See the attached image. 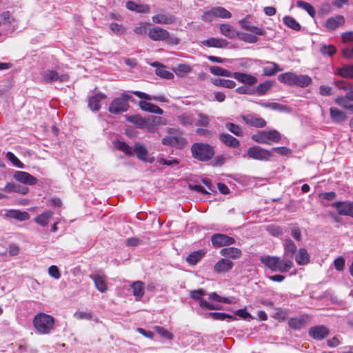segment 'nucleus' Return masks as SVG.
I'll return each mask as SVG.
<instances>
[{
	"label": "nucleus",
	"mask_w": 353,
	"mask_h": 353,
	"mask_svg": "<svg viewBox=\"0 0 353 353\" xmlns=\"http://www.w3.org/2000/svg\"><path fill=\"white\" fill-rule=\"evenodd\" d=\"M130 100H133L132 95L123 92L121 94V97L115 98L110 103L108 107L109 112L112 114H119L126 112L130 108V105L128 103V101Z\"/></svg>",
	"instance_id": "39448f33"
},
{
	"label": "nucleus",
	"mask_w": 353,
	"mask_h": 353,
	"mask_svg": "<svg viewBox=\"0 0 353 353\" xmlns=\"http://www.w3.org/2000/svg\"><path fill=\"white\" fill-rule=\"evenodd\" d=\"M249 15H247L245 18L239 21V23L241 28L245 30L253 32L254 34L259 36H264L266 34V31L263 27H256L249 24L248 19Z\"/></svg>",
	"instance_id": "6ab92c4d"
},
{
	"label": "nucleus",
	"mask_w": 353,
	"mask_h": 353,
	"mask_svg": "<svg viewBox=\"0 0 353 353\" xmlns=\"http://www.w3.org/2000/svg\"><path fill=\"white\" fill-rule=\"evenodd\" d=\"M268 65L263 68L262 74L266 77H271L276 74L283 69L275 62L268 61Z\"/></svg>",
	"instance_id": "c9c22d12"
},
{
	"label": "nucleus",
	"mask_w": 353,
	"mask_h": 353,
	"mask_svg": "<svg viewBox=\"0 0 353 353\" xmlns=\"http://www.w3.org/2000/svg\"><path fill=\"white\" fill-rule=\"evenodd\" d=\"M307 324V318L305 316H300L290 318L288 321L289 327L294 330H300L305 327Z\"/></svg>",
	"instance_id": "a878e982"
},
{
	"label": "nucleus",
	"mask_w": 353,
	"mask_h": 353,
	"mask_svg": "<svg viewBox=\"0 0 353 353\" xmlns=\"http://www.w3.org/2000/svg\"><path fill=\"white\" fill-rule=\"evenodd\" d=\"M283 250L284 256L291 259L296 252L297 248L292 239H286L283 243Z\"/></svg>",
	"instance_id": "cd10ccee"
},
{
	"label": "nucleus",
	"mask_w": 353,
	"mask_h": 353,
	"mask_svg": "<svg viewBox=\"0 0 353 353\" xmlns=\"http://www.w3.org/2000/svg\"><path fill=\"white\" fill-rule=\"evenodd\" d=\"M126 120L141 129L145 128V126H147V118H143L139 115L128 116L126 117Z\"/></svg>",
	"instance_id": "79ce46f5"
},
{
	"label": "nucleus",
	"mask_w": 353,
	"mask_h": 353,
	"mask_svg": "<svg viewBox=\"0 0 353 353\" xmlns=\"http://www.w3.org/2000/svg\"><path fill=\"white\" fill-rule=\"evenodd\" d=\"M130 288L132 290L133 295L137 301H139L145 294V284L141 281H137L132 283Z\"/></svg>",
	"instance_id": "c85d7f7f"
},
{
	"label": "nucleus",
	"mask_w": 353,
	"mask_h": 353,
	"mask_svg": "<svg viewBox=\"0 0 353 353\" xmlns=\"http://www.w3.org/2000/svg\"><path fill=\"white\" fill-rule=\"evenodd\" d=\"M206 294V291L203 289H198L196 290H192L190 292V296L193 299L199 301V303H201V300H203L201 297Z\"/></svg>",
	"instance_id": "338daca9"
},
{
	"label": "nucleus",
	"mask_w": 353,
	"mask_h": 353,
	"mask_svg": "<svg viewBox=\"0 0 353 353\" xmlns=\"http://www.w3.org/2000/svg\"><path fill=\"white\" fill-rule=\"evenodd\" d=\"M205 254L203 250H199L192 252L186 258V261L189 265H196Z\"/></svg>",
	"instance_id": "e433bc0d"
},
{
	"label": "nucleus",
	"mask_w": 353,
	"mask_h": 353,
	"mask_svg": "<svg viewBox=\"0 0 353 353\" xmlns=\"http://www.w3.org/2000/svg\"><path fill=\"white\" fill-rule=\"evenodd\" d=\"M281 137V133L274 129L258 132L252 134L251 138L256 143L271 145L272 143H279Z\"/></svg>",
	"instance_id": "20e7f679"
},
{
	"label": "nucleus",
	"mask_w": 353,
	"mask_h": 353,
	"mask_svg": "<svg viewBox=\"0 0 353 353\" xmlns=\"http://www.w3.org/2000/svg\"><path fill=\"white\" fill-rule=\"evenodd\" d=\"M212 244L215 248H221L228 246L235 243V239L228 235L216 233L211 237Z\"/></svg>",
	"instance_id": "ddd939ff"
},
{
	"label": "nucleus",
	"mask_w": 353,
	"mask_h": 353,
	"mask_svg": "<svg viewBox=\"0 0 353 353\" xmlns=\"http://www.w3.org/2000/svg\"><path fill=\"white\" fill-rule=\"evenodd\" d=\"M133 154L134 153L137 157L144 162L152 163L154 161V157H150L148 151L145 146L141 143H135L134 145Z\"/></svg>",
	"instance_id": "4468645a"
},
{
	"label": "nucleus",
	"mask_w": 353,
	"mask_h": 353,
	"mask_svg": "<svg viewBox=\"0 0 353 353\" xmlns=\"http://www.w3.org/2000/svg\"><path fill=\"white\" fill-rule=\"evenodd\" d=\"M110 29L117 35L121 36L125 34L126 28L121 24L112 23L110 25Z\"/></svg>",
	"instance_id": "052dcab7"
},
{
	"label": "nucleus",
	"mask_w": 353,
	"mask_h": 353,
	"mask_svg": "<svg viewBox=\"0 0 353 353\" xmlns=\"http://www.w3.org/2000/svg\"><path fill=\"white\" fill-rule=\"evenodd\" d=\"M154 330L158 333L161 337L167 339V340H172L174 337L173 334L168 331V330L165 329L163 327L161 326H155L154 327Z\"/></svg>",
	"instance_id": "13d9d810"
},
{
	"label": "nucleus",
	"mask_w": 353,
	"mask_h": 353,
	"mask_svg": "<svg viewBox=\"0 0 353 353\" xmlns=\"http://www.w3.org/2000/svg\"><path fill=\"white\" fill-rule=\"evenodd\" d=\"M132 93L140 99H143L148 101L155 100L161 102L167 101V99L164 96L152 97L150 94H148L140 91H132Z\"/></svg>",
	"instance_id": "49530a36"
},
{
	"label": "nucleus",
	"mask_w": 353,
	"mask_h": 353,
	"mask_svg": "<svg viewBox=\"0 0 353 353\" xmlns=\"http://www.w3.org/2000/svg\"><path fill=\"white\" fill-rule=\"evenodd\" d=\"M332 205L336 208L339 215L353 217V202L336 201Z\"/></svg>",
	"instance_id": "2eb2a0df"
},
{
	"label": "nucleus",
	"mask_w": 353,
	"mask_h": 353,
	"mask_svg": "<svg viewBox=\"0 0 353 353\" xmlns=\"http://www.w3.org/2000/svg\"><path fill=\"white\" fill-rule=\"evenodd\" d=\"M94 282L95 288L101 293L108 290V285L105 282V275L104 274H91L89 276Z\"/></svg>",
	"instance_id": "5701e85b"
},
{
	"label": "nucleus",
	"mask_w": 353,
	"mask_h": 353,
	"mask_svg": "<svg viewBox=\"0 0 353 353\" xmlns=\"http://www.w3.org/2000/svg\"><path fill=\"white\" fill-rule=\"evenodd\" d=\"M260 261L272 272H288L294 263L290 259H281L276 256L265 255L260 257Z\"/></svg>",
	"instance_id": "f257e3e1"
},
{
	"label": "nucleus",
	"mask_w": 353,
	"mask_h": 353,
	"mask_svg": "<svg viewBox=\"0 0 353 353\" xmlns=\"http://www.w3.org/2000/svg\"><path fill=\"white\" fill-rule=\"evenodd\" d=\"M335 74L343 78L353 79V64H346L337 68Z\"/></svg>",
	"instance_id": "72a5a7b5"
},
{
	"label": "nucleus",
	"mask_w": 353,
	"mask_h": 353,
	"mask_svg": "<svg viewBox=\"0 0 353 353\" xmlns=\"http://www.w3.org/2000/svg\"><path fill=\"white\" fill-rule=\"evenodd\" d=\"M261 105L263 108H270L279 112H288L289 108L287 105L276 103V102H268L261 103Z\"/></svg>",
	"instance_id": "de8ad7c7"
},
{
	"label": "nucleus",
	"mask_w": 353,
	"mask_h": 353,
	"mask_svg": "<svg viewBox=\"0 0 353 353\" xmlns=\"http://www.w3.org/2000/svg\"><path fill=\"white\" fill-rule=\"evenodd\" d=\"M351 101H353V99L350 97V91L345 96H340L334 99L337 105L353 113V103H350Z\"/></svg>",
	"instance_id": "393cba45"
},
{
	"label": "nucleus",
	"mask_w": 353,
	"mask_h": 353,
	"mask_svg": "<svg viewBox=\"0 0 353 353\" xmlns=\"http://www.w3.org/2000/svg\"><path fill=\"white\" fill-rule=\"evenodd\" d=\"M310 254L305 248H300L295 256V261L299 265H304L310 262Z\"/></svg>",
	"instance_id": "ea45409f"
},
{
	"label": "nucleus",
	"mask_w": 353,
	"mask_h": 353,
	"mask_svg": "<svg viewBox=\"0 0 353 353\" xmlns=\"http://www.w3.org/2000/svg\"><path fill=\"white\" fill-rule=\"evenodd\" d=\"M296 5L299 8L305 10L308 13V14L312 18L315 17V8L310 3L302 0H299L296 1Z\"/></svg>",
	"instance_id": "8fccbe9b"
},
{
	"label": "nucleus",
	"mask_w": 353,
	"mask_h": 353,
	"mask_svg": "<svg viewBox=\"0 0 353 353\" xmlns=\"http://www.w3.org/2000/svg\"><path fill=\"white\" fill-rule=\"evenodd\" d=\"M219 140L225 145L230 148H235L240 145V141L236 138L228 133L220 134Z\"/></svg>",
	"instance_id": "c756f323"
},
{
	"label": "nucleus",
	"mask_w": 353,
	"mask_h": 353,
	"mask_svg": "<svg viewBox=\"0 0 353 353\" xmlns=\"http://www.w3.org/2000/svg\"><path fill=\"white\" fill-rule=\"evenodd\" d=\"M53 214L54 213L51 210H46L43 213L37 216L34 219V221L41 226H46Z\"/></svg>",
	"instance_id": "a19ab883"
},
{
	"label": "nucleus",
	"mask_w": 353,
	"mask_h": 353,
	"mask_svg": "<svg viewBox=\"0 0 353 353\" xmlns=\"http://www.w3.org/2000/svg\"><path fill=\"white\" fill-rule=\"evenodd\" d=\"M345 20L343 15H336L325 21V26L329 30H335L345 24Z\"/></svg>",
	"instance_id": "412c9836"
},
{
	"label": "nucleus",
	"mask_w": 353,
	"mask_h": 353,
	"mask_svg": "<svg viewBox=\"0 0 353 353\" xmlns=\"http://www.w3.org/2000/svg\"><path fill=\"white\" fill-rule=\"evenodd\" d=\"M213 84L218 87H223L226 88H234L236 86V83L232 80L217 79L213 81Z\"/></svg>",
	"instance_id": "603ef678"
},
{
	"label": "nucleus",
	"mask_w": 353,
	"mask_h": 353,
	"mask_svg": "<svg viewBox=\"0 0 353 353\" xmlns=\"http://www.w3.org/2000/svg\"><path fill=\"white\" fill-rule=\"evenodd\" d=\"M220 254L225 257H229L232 259H237L241 256L242 252L241 250L237 248L228 247L222 248L220 250Z\"/></svg>",
	"instance_id": "7c9ffc66"
},
{
	"label": "nucleus",
	"mask_w": 353,
	"mask_h": 353,
	"mask_svg": "<svg viewBox=\"0 0 353 353\" xmlns=\"http://www.w3.org/2000/svg\"><path fill=\"white\" fill-rule=\"evenodd\" d=\"M192 157L197 161L205 162L212 159L214 156V148L206 143H194L191 148Z\"/></svg>",
	"instance_id": "7ed1b4c3"
},
{
	"label": "nucleus",
	"mask_w": 353,
	"mask_h": 353,
	"mask_svg": "<svg viewBox=\"0 0 353 353\" xmlns=\"http://www.w3.org/2000/svg\"><path fill=\"white\" fill-rule=\"evenodd\" d=\"M273 83L271 81H266L263 83H259L254 89V94L256 93L260 96L265 95L272 88Z\"/></svg>",
	"instance_id": "c03bdc74"
},
{
	"label": "nucleus",
	"mask_w": 353,
	"mask_h": 353,
	"mask_svg": "<svg viewBox=\"0 0 353 353\" xmlns=\"http://www.w3.org/2000/svg\"><path fill=\"white\" fill-rule=\"evenodd\" d=\"M126 8L138 13H148L150 11V8L148 4H138L132 1L126 3Z\"/></svg>",
	"instance_id": "473e14b6"
},
{
	"label": "nucleus",
	"mask_w": 353,
	"mask_h": 353,
	"mask_svg": "<svg viewBox=\"0 0 353 353\" xmlns=\"http://www.w3.org/2000/svg\"><path fill=\"white\" fill-rule=\"evenodd\" d=\"M320 52L323 55H327V56H332L334 55L336 52V47L333 45H323L321 46L320 49Z\"/></svg>",
	"instance_id": "0e129e2a"
},
{
	"label": "nucleus",
	"mask_w": 353,
	"mask_h": 353,
	"mask_svg": "<svg viewBox=\"0 0 353 353\" xmlns=\"http://www.w3.org/2000/svg\"><path fill=\"white\" fill-rule=\"evenodd\" d=\"M178 120L184 126L191 125L194 123V118L192 114L187 113H184L180 115L178 117Z\"/></svg>",
	"instance_id": "bf43d9fd"
},
{
	"label": "nucleus",
	"mask_w": 353,
	"mask_h": 353,
	"mask_svg": "<svg viewBox=\"0 0 353 353\" xmlns=\"http://www.w3.org/2000/svg\"><path fill=\"white\" fill-rule=\"evenodd\" d=\"M209 316L216 321H224L227 319L232 321L237 320L234 316L223 312H210Z\"/></svg>",
	"instance_id": "864d4df0"
},
{
	"label": "nucleus",
	"mask_w": 353,
	"mask_h": 353,
	"mask_svg": "<svg viewBox=\"0 0 353 353\" xmlns=\"http://www.w3.org/2000/svg\"><path fill=\"white\" fill-rule=\"evenodd\" d=\"M241 119L245 124L258 128H263L267 125L265 120L256 114L241 115Z\"/></svg>",
	"instance_id": "9b49d317"
},
{
	"label": "nucleus",
	"mask_w": 353,
	"mask_h": 353,
	"mask_svg": "<svg viewBox=\"0 0 353 353\" xmlns=\"http://www.w3.org/2000/svg\"><path fill=\"white\" fill-rule=\"evenodd\" d=\"M43 80L45 83H53L54 81L65 82L70 79V76L67 73L59 74L56 70H47L43 75Z\"/></svg>",
	"instance_id": "f8f14e48"
},
{
	"label": "nucleus",
	"mask_w": 353,
	"mask_h": 353,
	"mask_svg": "<svg viewBox=\"0 0 353 353\" xmlns=\"http://www.w3.org/2000/svg\"><path fill=\"white\" fill-rule=\"evenodd\" d=\"M312 81L311 77L307 75H297L296 74L294 86L297 85L301 88L307 87L312 83Z\"/></svg>",
	"instance_id": "a18cd8bd"
},
{
	"label": "nucleus",
	"mask_w": 353,
	"mask_h": 353,
	"mask_svg": "<svg viewBox=\"0 0 353 353\" xmlns=\"http://www.w3.org/2000/svg\"><path fill=\"white\" fill-rule=\"evenodd\" d=\"M219 29L221 33L229 39H234L239 35V32H236L232 26L228 23L221 24Z\"/></svg>",
	"instance_id": "4c0bfd02"
},
{
	"label": "nucleus",
	"mask_w": 353,
	"mask_h": 353,
	"mask_svg": "<svg viewBox=\"0 0 353 353\" xmlns=\"http://www.w3.org/2000/svg\"><path fill=\"white\" fill-rule=\"evenodd\" d=\"M161 143L163 145L182 150L187 145L188 141L182 136H165L162 139Z\"/></svg>",
	"instance_id": "9d476101"
},
{
	"label": "nucleus",
	"mask_w": 353,
	"mask_h": 353,
	"mask_svg": "<svg viewBox=\"0 0 353 353\" xmlns=\"http://www.w3.org/2000/svg\"><path fill=\"white\" fill-rule=\"evenodd\" d=\"M225 128L232 133L235 134L237 137H243V131L241 127L239 125L235 124L234 123H227L225 124Z\"/></svg>",
	"instance_id": "6e6d98bb"
},
{
	"label": "nucleus",
	"mask_w": 353,
	"mask_h": 353,
	"mask_svg": "<svg viewBox=\"0 0 353 353\" xmlns=\"http://www.w3.org/2000/svg\"><path fill=\"white\" fill-rule=\"evenodd\" d=\"M156 74L165 79H172L174 77V74L166 70L165 68L162 65L156 69Z\"/></svg>",
	"instance_id": "680f3d73"
},
{
	"label": "nucleus",
	"mask_w": 353,
	"mask_h": 353,
	"mask_svg": "<svg viewBox=\"0 0 353 353\" xmlns=\"http://www.w3.org/2000/svg\"><path fill=\"white\" fill-rule=\"evenodd\" d=\"M234 266L233 263L228 259H221L214 265V271L218 274L230 271Z\"/></svg>",
	"instance_id": "aec40b11"
},
{
	"label": "nucleus",
	"mask_w": 353,
	"mask_h": 353,
	"mask_svg": "<svg viewBox=\"0 0 353 353\" xmlns=\"http://www.w3.org/2000/svg\"><path fill=\"white\" fill-rule=\"evenodd\" d=\"M296 74L292 72L282 73L278 76V80L289 86H294Z\"/></svg>",
	"instance_id": "37998d69"
},
{
	"label": "nucleus",
	"mask_w": 353,
	"mask_h": 353,
	"mask_svg": "<svg viewBox=\"0 0 353 353\" xmlns=\"http://www.w3.org/2000/svg\"><path fill=\"white\" fill-rule=\"evenodd\" d=\"M149 38L154 41L168 40L171 45H177L179 43V39L176 37H170V32L159 26H154L148 30Z\"/></svg>",
	"instance_id": "423d86ee"
},
{
	"label": "nucleus",
	"mask_w": 353,
	"mask_h": 353,
	"mask_svg": "<svg viewBox=\"0 0 353 353\" xmlns=\"http://www.w3.org/2000/svg\"><path fill=\"white\" fill-rule=\"evenodd\" d=\"M247 157L252 159L266 161L273 157V154L271 150L263 148L259 145H254L248 148Z\"/></svg>",
	"instance_id": "6e6552de"
},
{
	"label": "nucleus",
	"mask_w": 353,
	"mask_h": 353,
	"mask_svg": "<svg viewBox=\"0 0 353 353\" xmlns=\"http://www.w3.org/2000/svg\"><path fill=\"white\" fill-rule=\"evenodd\" d=\"M114 145L118 150L122 151L127 156L133 155V151L131 147H130L129 145L127 144L125 142L117 141L114 143Z\"/></svg>",
	"instance_id": "3c124183"
},
{
	"label": "nucleus",
	"mask_w": 353,
	"mask_h": 353,
	"mask_svg": "<svg viewBox=\"0 0 353 353\" xmlns=\"http://www.w3.org/2000/svg\"><path fill=\"white\" fill-rule=\"evenodd\" d=\"M6 157L14 166L19 168H24V164L12 152H8Z\"/></svg>",
	"instance_id": "e2e57ef3"
},
{
	"label": "nucleus",
	"mask_w": 353,
	"mask_h": 353,
	"mask_svg": "<svg viewBox=\"0 0 353 353\" xmlns=\"http://www.w3.org/2000/svg\"><path fill=\"white\" fill-rule=\"evenodd\" d=\"M13 176L15 180L26 185H33L37 183V179L26 172L16 171Z\"/></svg>",
	"instance_id": "f3484780"
},
{
	"label": "nucleus",
	"mask_w": 353,
	"mask_h": 353,
	"mask_svg": "<svg viewBox=\"0 0 353 353\" xmlns=\"http://www.w3.org/2000/svg\"><path fill=\"white\" fill-rule=\"evenodd\" d=\"M166 121L164 118L159 116H150L147 118V128L148 132L154 133L158 130V128L161 125H165Z\"/></svg>",
	"instance_id": "dca6fc26"
},
{
	"label": "nucleus",
	"mask_w": 353,
	"mask_h": 353,
	"mask_svg": "<svg viewBox=\"0 0 353 353\" xmlns=\"http://www.w3.org/2000/svg\"><path fill=\"white\" fill-rule=\"evenodd\" d=\"M209 299L219 303H230L231 301L229 298L221 297L216 292H211L209 294Z\"/></svg>",
	"instance_id": "69168bd1"
},
{
	"label": "nucleus",
	"mask_w": 353,
	"mask_h": 353,
	"mask_svg": "<svg viewBox=\"0 0 353 353\" xmlns=\"http://www.w3.org/2000/svg\"><path fill=\"white\" fill-rule=\"evenodd\" d=\"M232 77H234L239 82L248 85H253L257 83V78L250 74L235 72L232 73Z\"/></svg>",
	"instance_id": "a211bd4d"
},
{
	"label": "nucleus",
	"mask_w": 353,
	"mask_h": 353,
	"mask_svg": "<svg viewBox=\"0 0 353 353\" xmlns=\"http://www.w3.org/2000/svg\"><path fill=\"white\" fill-rule=\"evenodd\" d=\"M330 329L324 325H317L308 330V335L315 341H323L330 334Z\"/></svg>",
	"instance_id": "1a4fd4ad"
},
{
	"label": "nucleus",
	"mask_w": 353,
	"mask_h": 353,
	"mask_svg": "<svg viewBox=\"0 0 353 353\" xmlns=\"http://www.w3.org/2000/svg\"><path fill=\"white\" fill-rule=\"evenodd\" d=\"M210 72L214 75L232 77V72L219 66L213 65L210 68Z\"/></svg>",
	"instance_id": "09e8293b"
},
{
	"label": "nucleus",
	"mask_w": 353,
	"mask_h": 353,
	"mask_svg": "<svg viewBox=\"0 0 353 353\" xmlns=\"http://www.w3.org/2000/svg\"><path fill=\"white\" fill-rule=\"evenodd\" d=\"M330 114L332 121L334 123H341L347 119L345 112L333 107L330 108Z\"/></svg>",
	"instance_id": "bb28decb"
},
{
	"label": "nucleus",
	"mask_w": 353,
	"mask_h": 353,
	"mask_svg": "<svg viewBox=\"0 0 353 353\" xmlns=\"http://www.w3.org/2000/svg\"><path fill=\"white\" fill-rule=\"evenodd\" d=\"M152 19L157 24L171 25L176 21V17L172 14H157L152 17Z\"/></svg>",
	"instance_id": "b1692460"
},
{
	"label": "nucleus",
	"mask_w": 353,
	"mask_h": 353,
	"mask_svg": "<svg viewBox=\"0 0 353 353\" xmlns=\"http://www.w3.org/2000/svg\"><path fill=\"white\" fill-rule=\"evenodd\" d=\"M55 319L49 314L39 312L33 319V325L40 334H48L54 328Z\"/></svg>",
	"instance_id": "f03ea898"
},
{
	"label": "nucleus",
	"mask_w": 353,
	"mask_h": 353,
	"mask_svg": "<svg viewBox=\"0 0 353 353\" xmlns=\"http://www.w3.org/2000/svg\"><path fill=\"white\" fill-rule=\"evenodd\" d=\"M241 40L248 43H255L258 41V37L256 34H252L248 33H239L237 36Z\"/></svg>",
	"instance_id": "4d7b16f0"
},
{
	"label": "nucleus",
	"mask_w": 353,
	"mask_h": 353,
	"mask_svg": "<svg viewBox=\"0 0 353 353\" xmlns=\"http://www.w3.org/2000/svg\"><path fill=\"white\" fill-rule=\"evenodd\" d=\"M201 43L208 48H224L228 45V41L225 39L211 37L201 41Z\"/></svg>",
	"instance_id": "4be33fe9"
},
{
	"label": "nucleus",
	"mask_w": 353,
	"mask_h": 353,
	"mask_svg": "<svg viewBox=\"0 0 353 353\" xmlns=\"http://www.w3.org/2000/svg\"><path fill=\"white\" fill-rule=\"evenodd\" d=\"M283 23L288 28H290L296 31L301 30V25L292 17L285 16L283 17Z\"/></svg>",
	"instance_id": "5fc2aeb1"
},
{
	"label": "nucleus",
	"mask_w": 353,
	"mask_h": 353,
	"mask_svg": "<svg viewBox=\"0 0 353 353\" xmlns=\"http://www.w3.org/2000/svg\"><path fill=\"white\" fill-rule=\"evenodd\" d=\"M6 216L21 221H27L30 219V214L27 212L18 210H8L6 212Z\"/></svg>",
	"instance_id": "58836bf2"
},
{
	"label": "nucleus",
	"mask_w": 353,
	"mask_h": 353,
	"mask_svg": "<svg viewBox=\"0 0 353 353\" xmlns=\"http://www.w3.org/2000/svg\"><path fill=\"white\" fill-rule=\"evenodd\" d=\"M140 108L148 112L155 113L157 114H162L163 110L158 105L149 103L145 101H141L139 103Z\"/></svg>",
	"instance_id": "f704fd0d"
},
{
	"label": "nucleus",
	"mask_w": 353,
	"mask_h": 353,
	"mask_svg": "<svg viewBox=\"0 0 353 353\" xmlns=\"http://www.w3.org/2000/svg\"><path fill=\"white\" fill-rule=\"evenodd\" d=\"M105 98V94L103 93H99L90 97L88 100L89 108L94 111L99 110L101 108V101Z\"/></svg>",
	"instance_id": "2f4dec72"
},
{
	"label": "nucleus",
	"mask_w": 353,
	"mask_h": 353,
	"mask_svg": "<svg viewBox=\"0 0 353 353\" xmlns=\"http://www.w3.org/2000/svg\"><path fill=\"white\" fill-rule=\"evenodd\" d=\"M341 39L343 43H353V31H347L341 34Z\"/></svg>",
	"instance_id": "774afa93"
},
{
	"label": "nucleus",
	"mask_w": 353,
	"mask_h": 353,
	"mask_svg": "<svg viewBox=\"0 0 353 353\" xmlns=\"http://www.w3.org/2000/svg\"><path fill=\"white\" fill-rule=\"evenodd\" d=\"M232 14L230 11L221 6L213 7L210 10H206L201 17L204 22H212L217 18L230 19Z\"/></svg>",
	"instance_id": "0eeeda50"
}]
</instances>
